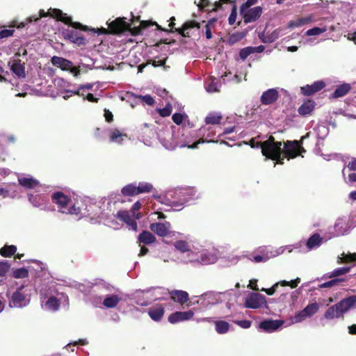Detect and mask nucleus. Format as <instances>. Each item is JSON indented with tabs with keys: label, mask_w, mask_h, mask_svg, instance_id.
<instances>
[{
	"label": "nucleus",
	"mask_w": 356,
	"mask_h": 356,
	"mask_svg": "<svg viewBox=\"0 0 356 356\" xmlns=\"http://www.w3.org/2000/svg\"><path fill=\"white\" fill-rule=\"evenodd\" d=\"M148 314L153 321H159L164 314V307L161 305H156L149 308Z\"/></svg>",
	"instance_id": "31"
},
{
	"label": "nucleus",
	"mask_w": 356,
	"mask_h": 356,
	"mask_svg": "<svg viewBox=\"0 0 356 356\" xmlns=\"http://www.w3.org/2000/svg\"><path fill=\"white\" fill-rule=\"evenodd\" d=\"M257 280H256V279L250 280L248 286L250 287V289H252V290L258 291L259 288L257 285Z\"/></svg>",
	"instance_id": "64"
},
{
	"label": "nucleus",
	"mask_w": 356,
	"mask_h": 356,
	"mask_svg": "<svg viewBox=\"0 0 356 356\" xmlns=\"http://www.w3.org/2000/svg\"><path fill=\"white\" fill-rule=\"evenodd\" d=\"M30 302V293L24 285L19 286L9 298V306L15 308H22Z\"/></svg>",
	"instance_id": "10"
},
{
	"label": "nucleus",
	"mask_w": 356,
	"mask_h": 356,
	"mask_svg": "<svg viewBox=\"0 0 356 356\" xmlns=\"http://www.w3.org/2000/svg\"><path fill=\"white\" fill-rule=\"evenodd\" d=\"M305 152V149L298 140H288L284 143V154L285 157L288 158V159H293Z\"/></svg>",
	"instance_id": "13"
},
{
	"label": "nucleus",
	"mask_w": 356,
	"mask_h": 356,
	"mask_svg": "<svg viewBox=\"0 0 356 356\" xmlns=\"http://www.w3.org/2000/svg\"><path fill=\"white\" fill-rule=\"evenodd\" d=\"M308 318L307 314L305 313V311L302 309L296 314V315L292 318V323H298L302 322L305 319Z\"/></svg>",
	"instance_id": "53"
},
{
	"label": "nucleus",
	"mask_w": 356,
	"mask_h": 356,
	"mask_svg": "<svg viewBox=\"0 0 356 356\" xmlns=\"http://www.w3.org/2000/svg\"><path fill=\"white\" fill-rule=\"evenodd\" d=\"M172 120L177 124H181L183 122L184 115L181 113H175L172 115Z\"/></svg>",
	"instance_id": "62"
},
{
	"label": "nucleus",
	"mask_w": 356,
	"mask_h": 356,
	"mask_svg": "<svg viewBox=\"0 0 356 356\" xmlns=\"http://www.w3.org/2000/svg\"><path fill=\"white\" fill-rule=\"evenodd\" d=\"M47 15L56 18L66 24H70L71 27L68 26L65 29H63L62 33L65 39L70 40L72 42L81 44L82 43L83 38L79 35L78 31L76 30L80 29L82 25L79 22H72L70 17L66 14L63 13L61 10L58 9H49L48 13H46L44 10H41L38 15H33L30 16L26 22H22L20 25L17 26V28L24 27L28 23L35 22L42 17H45Z\"/></svg>",
	"instance_id": "1"
},
{
	"label": "nucleus",
	"mask_w": 356,
	"mask_h": 356,
	"mask_svg": "<svg viewBox=\"0 0 356 356\" xmlns=\"http://www.w3.org/2000/svg\"><path fill=\"white\" fill-rule=\"evenodd\" d=\"M311 21V17H302L296 20L289 22L288 24V26L291 29H293L295 27H300L306 24L309 23Z\"/></svg>",
	"instance_id": "44"
},
{
	"label": "nucleus",
	"mask_w": 356,
	"mask_h": 356,
	"mask_svg": "<svg viewBox=\"0 0 356 356\" xmlns=\"http://www.w3.org/2000/svg\"><path fill=\"white\" fill-rule=\"evenodd\" d=\"M336 305L341 314L343 316V314L349 309L356 307V295L343 298Z\"/></svg>",
	"instance_id": "23"
},
{
	"label": "nucleus",
	"mask_w": 356,
	"mask_h": 356,
	"mask_svg": "<svg viewBox=\"0 0 356 356\" xmlns=\"http://www.w3.org/2000/svg\"><path fill=\"white\" fill-rule=\"evenodd\" d=\"M151 290L138 291V295L137 296L138 299L137 300L136 303L140 306L148 305L152 300V298H151Z\"/></svg>",
	"instance_id": "32"
},
{
	"label": "nucleus",
	"mask_w": 356,
	"mask_h": 356,
	"mask_svg": "<svg viewBox=\"0 0 356 356\" xmlns=\"http://www.w3.org/2000/svg\"><path fill=\"white\" fill-rule=\"evenodd\" d=\"M321 243L322 238L320 235L318 234H313L307 241L306 246L307 251L318 248L321 245Z\"/></svg>",
	"instance_id": "33"
},
{
	"label": "nucleus",
	"mask_w": 356,
	"mask_h": 356,
	"mask_svg": "<svg viewBox=\"0 0 356 356\" xmlns=\"http://www.w3.org/2000/svg\"><path fill=\"white\" fill-rule=\"evenodd\" d=\"M174 247L177 251L182 254L181 261L184 263H191V259H189V257L191 253L195 252L197 245H191L183 240H179L174 243Z\"/></svg>",
	"instance_id": "11"
},
{
	"label": "nucleus",
	"mask_w": 356,
	"mask_h": 356,
	"mask_svg": "<svg viewBox=\"0 0 356 356\" xmlns=\"http://www.w3.org/2000/svg\"><path fill=\"white\" fill-rule=\"evenodd\" d=\"M344 225L345 223L341 220H337L334 225L335 232L333 236L343 235L345 234Z\"/></svg>",
	"instance_id": "51"
},
{
	"label": "nucleus",
	"mask_w": 356,
	"mask_h": 356,
	"mask_svg": "<svg viewBox=\"0 0 356 356\" xmlns=\"http://www.w3.org/2000/svg\"><path fill=\"white\" fill-rule=\"evenodd\" d=\"M315 103L312 100H307L299 108L298 113L300 115L305 116L309 115L314 110Z\"/></svg>",
	"instance_id": "34"
},
{
	"label": "nucleus",
	"mask_w": 356,
	"mask_h": 356,
	"mask_svg": "<svg viewBox=\"0 0 356 356\" xmlns=\"http://www.w3.org/2000/svg\"><path fill=\"white\" fill-rule=\"evenodd\" d=\"M235 323L243 329L249 328L252 324L248 320L236 321Z\"/></svg>",
	"instance_id": "61"
},
{
	"label": "nucleus",
	"mask_w": 356,
	"mask_h": 356,
	"mask_svg": "<svg viewBox=\"0 0 356 356\" xmlns=\"http://www.w3.org/2000/svg\"><path fill=\"white\" fill-rule=\"evenodd\" d=\"M172 300L179 303H185L188 300V294L184 291L174 290L170 293Z\"/></svg>",
	"instance_id": "36"
},
{
	"label": "nucleus",
	"mask_w": 356,
	"mask_h": 356,
	"mask_svg": "<svg viewBox=\"0 0 356 356\" xmlns=\"http://www.w3.org/2000/svg\"><path fill=\"white\" fill-rule=\"evenodd\" d=\"M13 276L16 279H23L29 276V270L26 268L13 270Z\"/></svg>",
	"instance_id": "48"
},
{
	"label": "nucleus",
	"mask_w": 356,
	"mask_h": 356,
	"mask_svg": "<svg viewBox=\"0 0 356 356\" xmlns=\"http://www.w3.org/2000/svg\"><path fill=\"white\" fill-rule=\"evenodd\" d=\"M266 302L265 296L258 293H251L245 298L244 305L246 308L258 309L264 305Z\"/></svg>",
	"instance_id": "14"
},
{
	"label": "nucleus",
	"mask_w": 356,
	"mask_h": 356,
	"mask_svg": "<svg viewBox=\"0 0 356 356\" xmlns=\"http://www.w3.org/2000/svg\"><path fill=\"white\" fill-rule=\"evenodd\" d=\"M215 330L217 333L224 334L229 332L230 325L228 322L225 321H214Z\"/></svg>",
	"instance_id": "37"
},
{
	"label": "nucleus",
	"mask_w": 356,
	"mask_h": 356,
	"mask_svg": "<svg viewBox=\"0 0 356 356\" xmlns=\"http://www.w3.org/2000/svg\"><path fill=\"white\" fill-rule=\"evenodd\" d=\"M159 138L163 146L167 149H174L179 147L181 148L188 147L191 149H195L197 147V144H190L191 141L188 142H178L174 138V134L172 129H165L163 133L159 134Z\"/></svg>",
	"instance_id": "7"
},
{
	"label": "nucleus",
	"mask_w": 356,
	"mask_h": 356,
	"mask_svg": "<svg viewBox=\"0 0 356 356\" xmlns=\"http://www.w3.org/2000/svg\"><path fill=\"white\" fill-rule=\"evenodd\" d=\"M149 229L156 234L159 236H166L172 234L175 236V232L171 231V225L169 222L152 223Z\"/></svg>",
	"instance_id": "15"
},
{
	"label": "nucleus",
	"mask_w": 356,
	"mask_h": 356,
	"mask_svg": "<svg viewBox=\"0 0 356 356\" xmlns=\"http://www.w3.org/2000/svg\"><path fill=\"white\" fill-rule=\"evenodd\" d=\"M318 309L319 305L316 302L309 304L305 309H303L308 318L314 315Z\"/></svg>",
	"instance_id": "47"
},
{
	"label": "nucleus",
	"mask_w": 356,
	"mask_h": 356,
	"mask_svg": "<svg viewBox=\"0 0 356 356\" xmlns=\"http://www.w3.org/2000/svg\"><path fill=\"white\" fill-rule=\"evenodd\" d=\"M141 202L137 201L134 204L130 211H120L117 213L116 216L120 220L124 222L133 231L137 230L136 219H139L142 217L140 213H136V211L140 209Z\"/></svg>",
	"instance_id": "8"
},
{
	"label": "nucleus",
	"mask_w": 356,
	"mask_h": 356,
	"mask_svg": "<svg viewBox=\"0 0 356 356\" xmlns=\"http://www.w3.org/2000/svg\"><path fill=\"white\" fill-rule=\"evenodd\" d=\"M196 191L193 188H184L179 191V204H191L198 197Z\"/></svg>",
	"instance_id": "17"
},
{
	"label": "nucleus",
	"mask_w": 356,
	"mask_h": 356,
	"mask_svg": "<svg viewBox=\"0 0 356 356\" xmlns=\"http://www.w3.org/2000/svg\"><path fill=\"white\" fill-rule=\"evenodd\" d=\"M11 71L19 78L25 77V69L24 64L17 58H14L9 62Z\"/></svg>",
	"instance_id": "29"
},
{
	"label": "nucleus",
	"mask_w": 356,
	"mask_h": 356,
	"mask_svg": "<svg viewBox=\"0 0 356 356\" xmlns=\"http://www.w3.org/2000/svg\"><path fill=\"white\" fill-rule=\"evenodd\" d=\"M51 61L53 65L60 68L63 71H69L75 77H78L80 74V70L79 68L74 67L72 62L66 58L54 56L51 58Z\"/></svg>",
	"instance_id": "12"
},
{
	"label": "nucleus",
	"mask_w": 356,
	"mask_h": 356,
	"mask_svg": "<svg viewBox=\"0 0 356 356\" xmlns=\"http://www.w3.org/2000/svg\"><path fill=\"white\" fill-rule=\"evenodd\" d=\"M125 196H134L138 195L136 183H133L124 186L121 191Z\"/></svg>",
	"instance_id": "41"
},
{
	"label": "nucleus",
	"mask_w": 356,
	"mask_h": 356,
	"mask_svg": "<svg viewBox=\"0 0 356 356\" xmlns=\"http://www.w3.org/2000/svg\"><path fill=\"white\" fill-rule=\"evenodd\" d=\"M19 184L29 189L40 186V182L30 175H24L18 177Z\"/></svg>",
	"instance_id": "27"
},
{
	"label": "nucleus",
	"mask_w": 356,
	"mask_h": 356,
	"mask_svg": "<svg viewBox=\"0 0 356 356\" xmlns=\"http://www.w3.org/2000/svg\"><path fill=\"white\" fill-rule=\"evenodd\" d=\"M284 323L281 320H267L259 324V328L266 332H273L278 330Z\"/></svg>",
	"instance_id": "26"
},
{
	"label": "nucleus",
	"mask_w": 356,
	"mask_h": 356,
	"mask_svg": "<svg viewBox=\"0 0 356 356\" xmlns=\"http://www.w3.org/2000/svg\"><path fill=\"white\" fill-rule=\"evenodd\" d=\"M218 258V251L216 249H204L201 245H197L195 252L191 253L189 257V259H191V264L195 265H208L214 264L217 261Z\"/></svg>",
	"instance_id": "6"
},
{
	"label": "nucleus",
	"mask_w": 356,
	"mask_h": 356,
	"mask_svg": "<svg viewBox=\"0 0 356 356\" xmlns=\"http://www.w3.org/2000/svg\"><path fill=\"white\" fill-rule=\"evenodd\" d=\"M10 266L7 261H0V277L5 276L9 271Z\"/></svg>",
	"instance_id": "56"
},
{
	"label": "nucleus",
	"mask_w": 356,
	"mask_h": 356,
	"mask_svg": "<svg viewBox=\"0 0 356 356\" xmlns=\"http://www.w3.org/2000/svg\"><path fill=\"white\" fill-rule=\"evenodd\" d=\"M199 28L198 23L196 22L192 21L189 22H186L184 24L182 28L179 31V33L184 37H189L190 33L188 30L191 28Z\"/></svg>",
	"instance_id": "43"
},
{
	"label": "nucleus",
	"mask_w": 356,
	"mask_h": 356,
	"mask_svg": "<svg viewBox=\"0 0 356 356\" xmlns=\"http://www.w3.org/2000/svg\"><path fill=\"white\" fill-rule=\"evenodd\" d=\"M297 248V245H285L277 248L271 246H261L255 250L258 254L250 257L249 259L254 263H264L270 259L283 254L285 250L291 252L293 248Z\"/></svg>",
	"instance_id": "5"
},
{
	"label": "nucleus",
	"mask_w": 356,
	"mask_h": 356,
	"mask_svg": "<svg viewBox=\"0 0 356 356\" xmlns=\"http://www.w3.org/2000/svg\"><path fill=\"white\" fill-rule=\"evenodd\" d=\"M222 120V115L218 113H211L205 118L206 124H218Z\"/></svg>",
	"instance_id": "42"
},
{
	"label": "nucleus",
	"mask_w": 356,
	"mask_h": 356,
	"mask_svg": "<svg viewBox=\"0 0 356 356\" xmlns=\"http://www.w3.org/2000/svg\"><path fill=\"white\" fill-rule=\"evenodd\" d=\"M356 261V253H348L346 254L343 252L341 256L338 257L337 262L339 264L341 263H348L350 261Z\"/></svg>",
	"instance_id": "46"
},
{
	"label": "nucleus",
	"mask_w": 356,
	"mask_h": 356,
	"mask_svg": "<svg viewBox=\"0 0 356 356\" xmlns=\"http://www.w3.org/2000/svg\"><path fill=\"white\" fill-rule=\"evenodd\" d=\"M249 145L252 148H261V153L268 159L277 161L278 163H283L284 157H282V143L275 142L273 136L264 142L256 141L252 139Z\"/></svg>",
	"instance_id": "4"
},
{
	"label": "nucleus",
	"mask_w": 356,
	"mask_h": 356,
	"mask_svg": "<svg viewBox=\"0 0 356 356\" xmlns=\"http://www.w3.org/2000/svg\"><path fill=\"white\" fill-rule=\"evenodd\" d=\"M13 33H14L13 29H3L2 30H0V39L10 37V36L13 35Z\"/></svg>",
	"instance_id": "60"
},
{
	"label": "nucleus",
	"mask_w": 356,
	"mask_h": 356,
	"mask_svg": "<svg viewBox=\"0 0 356 356\" xmlns=\"http://www.w3.org/2000/svg\"><path fill=\"white\" fill-rule=\"evenodd\" d=\"M324 316L327 320H332L334 318H339L343 317L337 305L330 307L325 312Z\"/></svg>",
	"instance_id": "35"
},
{
	"label": "nucleus",
	"mask_w": 356,
	"mask_h": 356,
	"mask_svg": "<svg viewBox=\"0 0 356 356\" xmlns=\"http://www.w3.org/2000/svg\"><path fill=\"white\" fill-rule=\"evenodd\" d=\"M252 54H253L252 47H247L241 49L239 56L243 60H244Z\"/></svg>",
	"instance_id": "54"
},
{
	"label": "nucleus",
	"mask_w": 356,
	"mask_h": 356,
	"mask_svg": "<svg viewBox=\"0 0 356 356\" xmlns=\"http://www.w3.org/2000/svg\"><path fill=\"white\" fill-rule=\"evenodd\" d=\"M52 200L63 213L75 216L90 214V209L82 198H71L61 192H57L52 195Z\"/></svg>",
	"instance_id": "2"
},
{
	"label": "nucleus",
	"mask_w": 356,
	"mask_h": 356,
	"mask_svg": "<svg viewBox=\"0 0 356 356\" xmlns=\"http://www.w3.org/2000/svg\"><path fill=\"white\" fill-rule=\"evenodd\" d=\"M201 133L203 138L199 139L197 141L193 143L192 144H198L204 143H215L212 138L216 136V128L211 126L208 127H204L201 129Z\"/></svg>",
	"instance_id": "21"
},
{
	"label": "nucleus",
	"mask_w": 356,
	"mask_h": 356,
	"mask_svg": "<svg viewBox=\"0 0 356 356\" xmlns=\"http://www.w3.org/2000/svg\"><path fill=\"white\" fill-rule=\"evenodd\" d=\"M350 270V267L339 268H337V269L334 270L333 271L330 272L327 275V277H329V278H332V277L341 276V275H343L344 274H346Z\"/></svg>",
	"instance_id": "49"
},
{
	"label": "nucleus",
	"mask_w": 356,
	"mask_h": 356,
	"mask_svg": "<svg viewBox=\"0 0 356 356\" xmlns=\"http://www.w3.org/2000/svg\"><path fill=\"white\" fill-rule=\"evenodd\" d=\"M233 295L232 291L225 292H207L199 297L197 300V303L201 304L204 307H208L218 304L225 300H230Z\"/></svg>",
	"instance_id": "9"
},
{
	"label": "nucleus",
	"mask_w": 356,
	"mask_h": 356,
	"mask_svg": "<svg viewBox=\"0 0 356 356\" xmlns=\"http://www.w3.org/2000/svg\"><path fill=\"white\" fill-rule=\"evenodd\" d=\"M351 89V86L349 83H343L339 86L332 94V97L334 98L341 97L346 95Z\"/></svg>",
	"instance_id": "40"
},
{
	"label": "nucleus",
	"mask_w": 356,
	"mask_h": 356,
	"mask_svg": "<svg viewBox=\"0 0 356 356\" xmlns=\"http://www.w3.org/2000/svg\"><path fill=\"white\" fill-rule=\"evenodd\" d=\"M216 22L215 19H210L206 26H205V34L207 39H211L212 38V32L211 30V26H212Z\"/></svg>",
	"instance_id": "58"
},
{
	"label": "nucleus",
	"mask_w": 356,
	"mask_h": 356,
	"mask_svg": "<svg viewBox=\"0 0 356 356\" xmlns=\"http://www.w3.org/2000/svg\"><path fill=\"white\" fill-rule=\"evenodd\" d=\"M300 279L298 277L293 280H291V282L282 280V281L277 282L275 284H274L271 288H269V289L263 288L261 289V291L266 292L268 296H272L275 293V291L279 286H289L291 288H295L298 286V284L300 283Z\"/></svg>",
	"instance_id": "19"
},
{
	"label": "nucleus",
	"mask_w": 356,
	"mask_h": 356,
	"mask_svg": "<svg viewBox=\"0 0 356 356\" xmlns=\"http://www.w3.org/2000/svg\"><path fill=\"white\" fill-rule=\"evenodd\" d=\"M159 113L163 117L169 116L172 113V106L170 104H168L165 108L159 109Z\"/></svg>",
	"instance_id": "59"
},
{
	"label": "nucleus",
	"mask_w": 356,
	"mask_h": 356,
	"mask_svg": "<svg viewBox=\"0 0 356 356\" xmlns=\"http://www.w3.org/2000/svg\"><path fill=\"white\" fill-rule=\"evenodd\" d=\"M156 241L155 236L147 231H143L138 236V242L146 245L152 244Z\"/></svg>",
	"instance_id": "38"
},
{
	"label": "nucleus",
	"mask_w": 356,
	"mask_h": 356,
	"mask_svg": "<svg viewBox=\"0 0 356 356\" xmlns=\"http://www.w3.org/2000/svg\"><path fill=\"white\" fill-rule=\"evenodd\" d=\"M17 251V247L13 245H5L0 250V254L5 257H11Z\"/></svg>",
	"instance_id": "45"
},
{
	"label": "nucleus",
	"mask_w": 356,
	"mask_h": 356,
	"mask_svg": "<svg viewBox=\"0 0 356 356\" xmlns=\"http://www.w3.org/2000/svg\"><path fill=\"white\" fill-rule=\"evenodd\" d=\"M326 31V27H314L313 29L307 30L306 32V35L309 36L318 35L323 33H325Z\"/></svg>",
	"instance_id": "52"
},
{
	"label": "nucleus",
	"mask_w": 356,
	"mask_h": 356,
	"mask_svg": "<svg viewBox=\"0 0 356 356\" xmlns=\"http://www.w3.org/2000/svg\"><path fill=\"white\" fill-rule=\"evenodd\" d=\"M280 88H270L264 92L261 96V102L264 105H269L277 101L279 97Z\"/></svg>",
	"instance_id": "20"
},
{
	"label": "nucleus",
	"mask_w": 356,
	"mask_h": 356,
	"mask_svg": "<svg viewBox=\"0 0 356 356\" xmlns=\"http://www.w3.org/2000/svg\"><path fill=\"white\" fill-rule=\"evenodd\" d=\"M122 300L120 294H108L105 296L102 305L106 309H111L115 307Z\"/></svg>",
	"instance_id": "28"
},
{
	"label": "nucleus",
	"mask_w": 356,
	"mask_h": 356,
	"mask_svg": "<svg viewBox=\"0 0 356 356\" xmlns=\"http://www.w3.org/2000/svg\"><path fill=\"white\" fill-rule=\"evenodd\" d=\"M41 306L48 311H57L62 302H67L68 297L58 292L54 286L44 287L40 291Z\"/></svg>",
	"instance_id": "3"
},
{
	"label": "nucleus",
	"mask_w": 356,
	"mask_h": 356,
	"mask_svg": "<svg viewBox=\"0 0 356 356\" xmlns=\"http://www.w3.org/2000/svg\"><path fill=\"white\" fill-rule=\"evenodd\" d=\"M325 86V83L323 81H317L311 85H306L301 87L300 90L303 95L309 96L320 91Z\"/></svg>",
	"instance_id": "25"
},
{
	"label": "nucleus",
	"mask_w": 356,
	"mask_h": 356,
	"mask_svg": "<svg viewBox=\"0 0 356 356\" xmlns=\"http://www.w3.org/2000/svg\"><path fill=\"white\" fill-rule=\"evenodd\" d=\"M109 141L116 144H122L127 138V135L119 129H112L108 131Z\"/></svg>",
	"instance_id": "30"
},
{
	"label": "nucleus",
	"mask_w": 356,
	"mask_h": 356,
	"mask_svg": "<svg viewBox=\"0 0 356 356\" xmlns=\"http://www.w3.org/2000/svg\"><path fill=\"white\" fill-rule=\"evenodd\" d=\"M136 98L140 99L143 103H145L147 105L152 106L154 103V99L152 97V96L147 95H138L136 96Z\"/></svg>",
	"instance_id": "57"
},
{
	"label": "nucleus",
	"mask_w": 356,
	"mask_h": 356,
	"mask_svg": "<svg viewBox=\"0 0 356 356\" xmlns=\"http://www.w3.org/2000/svg\"><path fill=\"white\" fill-rule=\"evenodd\" d=\"M111 32L118 33L131 29L130 24L124 20V19H116L112 21L108 26Z\"/></svg>",
	"instance_id": "22"
},
{
	"label": "nucleus",
	"mask_w": 356,
	"mask_h": 356,
	"mask_svg": "<svg viewBox=\"0 0 356 356\" xmlns=\"http://www.w3.org/2000/svg\"><path fill=\"white\" fill-rule=\"evenodd\" d=\"M261 8L257 6L252 8L241 7V14L243 15L244 22L248 24L257 20L261 14Z\"/></svg>",
	"instance_id": "16"
},
{
	"label": "nucleus",
	"mask_w": 356,
	"mask_h": 356,
	"mask_svg": "<svg viewBox=\"0 0 356 356\" xmlns=\"http://www.w3.org/2000/svg\"><path fill=\"white\" fill-rule=\"evenodd\" d=\"M280 32H281L280 29L275 30L269 36V39L268 41L270 42H272L275 41V40H277L280 35Z\"/></svg>",
	"instance_id": "63"
},
{
	"label": "nucleus",
	"mask_w": 356,
	"mask_h": 356,
	"mask_svg": "<svg viewBox=\"0 0 356 356\" xmlns=\"http://www.w3.org/2000/svg\"><path fill=\"white\" fill-rule=\"evenodd\" d=\"M136 187L138 191V194L149 192L153 188L152 185L147 182H139L136 184Z\"/></svg>",
	"instance_id": "50"
},
{
	"label": "nucleus",
	"mask_w": 356,
	"mask_h": 356,
	"mask_svg": "<svg viewBox=\"0 0 356 356\" xmlns=\"http://www.w3.org/2000/svg\"><path fill=\"white\" fill-rule=\"evenodd\" d=\"M343 281L342 279H334L318 285L319 289L330 288L337 285L339 282Z\"/></svg>",
	"instance_id": "55"
},
{
	"label": "nucleus",
	"mask_w": 356,
	"mask_h": 356,
	"mask_svg": "<svg viewBox=\"0 0 356 356\" xmlns=\"http://www.w3.org/2000/svg\"><path fill=\"white\" fill-rule=\"evenodd\" d=\"M194 313L192 310L186 312H176L168 316L170 323H177L181 321H188L193 318Z\"/></svg>",
	"instance_id": "24"
},
{
	"label": "nucleus",
	"mask_w": 356,
	"mask_h": 356,
	"mask_svg": "<svg viewBox=\"0 0 356 356\" xmlns=\"http://www.w3.org/2000/svg\"><path fill=\"white\" fill-rule=\"evenodd\" d=\"M29 200L34 207L40 208L41 210L47 209L48 198L44 194H29Z\"/></svg>",
	"instance_id": "18"
},
{
	"label": "nucleus",
	"mask_w": 356,
	"mask_h": 356,
	"mask_svg": "<svg viewBox=\"0 0 356 356\" xmlns=\"http://www.w3.org/2000/svg\"><path fill=\"white\" fill-rule=\"evenodd\" d=\"M221 86L220 81L216 78H211L210 81L204 85L205 90L207 92L213 93L219 91Z\"/></svg>",
	"instance_id": "39"
}]
</instances>
